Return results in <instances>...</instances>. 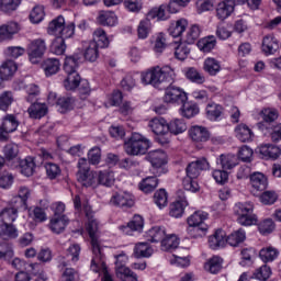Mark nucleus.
<instances>
[{"label": "nucleus", "mask_w": 281, "mask_h": 281, "mask_svg": "<svg viewBox=\"0 0 281 281\" xmlns=\"http://www.w3.org/2000/svg\"><path fill=\"white\" fill-rule=\"evenodd\" d=\"M149 127L155 135H166L168 133V122L164 117H155L149 121Z\"/></svg>", "instance_id": "24"}, {"label": "nucleus", "mask_w": 281, "mask_h": 281, "mask_svg": "<svg viewBox=\"0 0 281 281\" xmlns=\"http://www.w3.org/2000/svg\"><path fill=\"white\" fill-rule=\"evenodd\" d=\"M192 142L203 144L210 139V131L204 126L194 125L189 130Z\"/></svg>", "instance_id": "16"}, {"label": "nucleus", "mask_w": 281, "mask_h": 281, "mask_svg": "<svg viewBox=\"0 0 281 281\" xmlns=\"http://www.w3.org/2000/svg\"><path fill=\"white\" fill-rule=\"evenodd\" d=\"M227 245V237L225 231L217 229L212 236L209 237V247L211 249H218Z\"/></svg>", "instance_id": "19"}, {"label": "nucleus", "mask_w": 281, "mask_h": 281, "mask_svg": "<svg viewBox=\"0 0 281 281\" xmlns=\"http://www.w3.org/2000/svg\"><path fill=\"white\" fill-rule=\"evenodd\" d=\"M236 8V1L234 0H223L216 7V16L220 21H225V19H229L234 13Z\"/></svg>", "instance_id": "13"}, {"label": "nucleus", "mask_w": 281, "mask_h": 281, "mask_svg": "<svg viewBox=\"0 0 281 281\" xmlns=\"http://www.w3.org/2000/svg\"><path fill=\"white\" fill-rule=\"evenodd\" d=\"M91 43H95L97 47L104 49L109 47L111 41L109 40V36H106V32L104 30L97 29L93 32V41Z\"/></svg>", "instance_id": "33"}, {"label": "nucleus", "mask_w": 281, "mask_h": 281, "mask_svg": "<svg viewBox=\"0 0 281 281\" xmlns=\"http://www.w3.org/2000/svg\"><path fill=\"white\" fill-rule=\"evenodd\" d=\"M32 195V192L27 187H20L18 196L11 200V205H19L23 210H27V199Z\"/></svg>", "instance_id": "20"}, {"label": "nucleus", "mask_w": 281, "mask_h": 281, "mask_svg": "<svg viewBox=\"0 0 281 281\" xmlns=\"http://www.w3.org/2000/svg\"><path fill=\"white\" fill-rule=\"evenodd\" d=\"M85 212L88 218L87 232L91 238V247L93 254L90 269L92 271H98L100 265L104 266V254H102V247H100V241L98 240V221L93 218L91 206H85Z\"/></svg>", "instance_id": "1"}, {"label": "nucleus", "mask_w": 281, "mask_h": 281, "mask_svg": "<svg viewBox=\"0 0 281 281\" xmlns=\"http://www.w3.org/2000/svg\"><path fill=\"white\" fill-rule=\"evenodd\" d=\"M188 30V20L186 19H180L176 22H172L170 27H169V34L173 38H179L183 32Z\"/></svg>", "instance_id": "28"}, {"label": "nucleus", "mask_w": 281, "mask_h": 281, "mask_svg": "<svg viewBox=\"0 0 281 281\" xmlns=\"http://www.w3.org/2000/svg\"><path fill=\"white\" fill-rule=\"evenodd\" d=\"M42 69L47 78L56 76L60 71V60L57 58H47L42 64Z\"/></svg>", "instance_id": "21"}, {"label": "nucleus", "mask_w": 281, "mask_h": 281, "mask_svg": "<svg viewBox=\"0 0 281 281\" xmlns=\"http://www.w3.org/2000/svg\"><path fill=\"white\" fill-rule=\"evenodd\" d=\"M110 203L115 207L128 209L135 205V198L128 192H120L112 195Z\"/></svg>", "instance_id": "9"}, {"label": "nucleus", "mask_w": 281, "mask_h": 281, "mask_svg": "<svg viewBox=\"0 0 281 281\" xmlns=\"http://www.w3.org/2000/svg\"><path fill=\"white\" fill-rule=\"evenodd\" d=\"M16 74V64L13 60L4 61L0 66V78L3 80H9Z\"/></svg>", "instance_id": "34"}, {"label": "nucleus", "mask_w": 281, "mask_h": 281, "mask_svg": "<svg viewBox=\"0 0 281 281\" xmlns=\"http://www.w3.org/2000/svg\"><path fill=\"white\" fill-rule=\"evenodd\" d=\"M148 148H150V140L139 133H133L124 143L125 153L127 155H132L133 157L146 155Z\"/></svg>", "instance_id": "4"}, {"label": "nucleus", "mask_w": 281, "mask_h": 281, "mask_svg": "<svg viewBox=\"0 0 281 281\" xmlns=\"http://www.w3.org/2000/svg\"><path fill=\"white\" fill-rule=\"evenodd\" d=\"M259 155H261L262 159H278L281 155V149L273 144H263L259 146Z\"/></svg>", "instance_id": "18"}, {"label": "nucleus", "mask_w": 281, "mask_h": 281, "mask_svg": "<svg viewBox=\"0 0 281 281\" xmlns=\"http://www.w3.org/2000/svg\"><path fill=\"white\" fill-rule=\"evenodd\" d=\"M203 69L209 76H216L221 71V61L214 57H207L204 60Z\"/></svg>", "instance_id": "35"}, {"label": "nucleus", "mask_w": 281, "mask_h": 281, "mask_svg": "<svg viewBox=\"0 0 281 281\" xmlns=\"http://www.w3.org/2000/svg\"><path fill=\"white\" fill-rule=\"evenodd\" d=\"M19 5H21V0H0V11L4 14H12Z\"/></svg>", "instance_id": "54"}, {"label": "nucleus", "mask_w": 281, "mask_h": 281, "mask_svg": "<svg viewBox=\"0 0 281 281\" xmlns=\"http://www.w3.org/2000/svg\"><path fill=\"white\" fill-rule=\"evenodd\" d=\"M175 56L178 60H186L190 56V48L183 42H175Z\"/></svg>", "instance_id": "49"}, {"label": "nucleus", "mask_w": 281, "mask_h": 281, "mask_svg": "<svg viewBox=\"0 0 281 281\" xmlns=\"http://www.w3.org/2000/svg\"><path fill=\"white\" fill-rule=\"evenodd\" d=\"M146 238L149 243H161L166 238V228L160 226L151 227L146 233Z\"/></svg>", "instance_id": "29"}, {"label": "nucleus", "mask_w": 281, "mask_h": 281, "mask_svg": "<svg viewBox=\"0 0 281 281\" xmlns=\"http://www.w3.org/2000/svg\"><path fill=\"white\" fill-rule=\"evenodd\" d=\"M217 164L221 165L223 170H232V168H236L238 166V157L234 155H221Z\"/></svg>", "instance_id": "41"}, {"label": "nucleus", "mask_w": 281, "mask_h": 281, "mask_svg": "<svg viewBox=\"0 0 281 281\" xmlns=\"http://www.w3.org/2000/svg\"><path fill=\"white\" fill-rule=\"evenodd\" d=\"M67 78L64 81L65 89L67 91H74V89H78L80 87V75L78 72H66Z\"/></svg>", "instance_id": "48"}, {"label": "nucleus", "mask_w": 281, "mask_h": 281, "mask_svg": "<svg viewBox=\"0 0 281 281\" xmlns=\"http://www.w3.org/2000/svg\"><path fill=\"white\" fill-rule=\"evenodd\" d=\"M250 186L252 188L251 192L258 194V192H265L267 190L269 180L262 172H255L250 175Z\"/></svg>", "instance_id": "11"}, {"label": "nucleus", "mask_w": 281, "mask_h": 281, "mask_svg": "<svg viewBox=\"0 0 281 281\" xmlns=\"http://www.w3.org/2000/svg\"><path fill=\"white\" fill-rule=\"evenodd\" d=\"M186 78L190 80V82H195V85H203V82H205V76L194 67L187 68Z\"/></svg>", "instance_id": "50"}, {"label": "nucleus", "mask_w": 281, "mask_h": 281, "mask_svg": "<svg viewBox=\"0 0 281 281\" xmlns=\"http://www.w3.org/2000/svg\"><path fill=\"white\" fill-rule=\"evenodd\" d=\"M47 33L50 36L71 38L76 34V24L74 22H65V18L58 15L48 23Z\"/></svg>", "instance_id": "3"}, {"label": "nucleus", "mask_w": 281, "mask_h": 281, "mask_svg": "<svg viewBox=\"0 0 281 281\" xmlns=\"http://www.w3.org/2000/svg\"><path fill=\"white\" fill-rule=\"evenodd\" d=\"M14 103V93L12 91H3L0 93V111H8Z\"/></svg>", "instance_id": "53"}, {"label": "nucleus", "mask_w": 281, "mask_h": 281, "mask_svg": "<svg viewBox=\"0 0 281 281\" xmlns=\"http://www.w3.org/2000/svg\"><path fill=\"white\" fill-rule=\"evenodd\" d=\"M187 232L189 236H191V238H202V236H205V234H207V225H189Z\"/></svg>", "instance_id": "61"}, {"label": "nucleus", "mask_w": 281, "mask_h": 281, "mask_svg": "<svg viewBox=\"0 0 281 281\" xmlns=\"http://www.w3.org/2000/svg\"><path fill=\"white\" fill-rule=\"evenodd\" d=\"M205 113L207 120L217 122V120H221V115H223V105L215 102L207 103Z\"/></svg>", "instance_id": "23"}, {"label": "nucleus", "mask_w": 281, "mask_h": 281, "mask_svg": "<svg viewBox=\"0 0 281 281\" xmlns=\"http://www.w3.org/2000/svg\"><path fill=\"white\" fill-rule=\"evenodd\" d=\"M180 104H182V106L180 108V113L182 117L191 120V117H195V115H199V105H196V103L184 101Z\"/></svg>", "instance_id": "32"}, {"label": "nucleus", "mask_w": 281, "mask_h": 281, "mask_svg": "<svg viewBox=\"0 0 281 281\" xmlns=\"http://www.w3.org/2000/svg\"><path fill=\"white\" fill-rule=\"evenodd\" d=\"M199 36H201V26L193 24L187 31L184 43L187 45H194L199 41Z\"/></svg>", "instance_id": "45"}, {"label": "nucleus", "mask_w": 281, "mask_h": 281, "mask_svg": "<svg viewBox=\"0 0 281 281\" xmlns=\"http://www.w3.org/2000/svg\"><path fill=\"white\" fill-rule=\"evenodd\" d=\"M205 271L209 273L216 274L221 269H223V260L218 256H214L211 259L207 260V262L204 265Z\"/></svg>", "instance_id": "46"}, {"label": "nucleus", "mask_w": 281, "mask_h": 281, "mask_svg": "<svg viewBox=\"0 0 281 281\" xmlns=\"http://www.w3.org/2000/svg\"><path fill=\"white\" fill-rule=\"evenodd\" d=\"M280 256V251L277 250V248L272 246H268L266 248H262L259 251V257L262 260V262H273L276 258Z\"/></svg>", "instance_id": "44"}, {"label": "nucleus", "mask_w": 281, "mask_h": 281, "mask_svg": "<svg viewBox=\"0 0 281 281\" xmlns=\"http://www.w3.org/2000/svg\"><path fill=\"white\" fill-rule=\"evenodd\" d=\"M45 52H47V44H45V40L37 38L32 41L27 47L29 60L33 65H36V63H38V59L43 58Z\"/></svg>", "instance_id": "7"}, {"label": "nucleus", "mask_w": 281, "mask_h": 281, "mask_svg": "<svg viewBox=\"0 0 281 281\" xmlns=\"http://www.w3.org/2000/svg\"><path fill=\"white\" fill-rule=\"evenodd\" d=\"M162 89H165L162 100L166 104H182L183 102H188V93L180 87L172 85V82Z\"/></svg>", "instance_id": "6"}, {"label": "nucleus", "mask_w": 281, "mask_h": 281, "mask_svg": "<svg viewBox=\"0 0 281 281\" xmlns=\"http://www.w3.org/2000/svg\"><path fill=\"white\" fill-rule=\"evenodd\" d=\"M121 229L128 234V229L132 232H142L144 229V218L139 215H135L127 226H121Z\"/></svg>", "instance_id": "47"}, {"label": "nucleus", "mask_w": 281, "mask_h": 281, "mask_svg": "<svg viewBox=\"0 0 281 281\" xmlns=\"http://www.w3.org/2000/svg\"><path fill=\"white\" fill-rule=\"evenodd\" d=\"M168 131L172 133V135H181V133L188 131V125L183 119H175L168 123Z\"/></svg>", "instance_id": "40"}, {"label": "nucleus", "mask_w": 281, "mask_h": 281, "mask_svg": "<svg viewBox=\"0 0 281 281\" xmlns=\"http://www.w3.org/2000/svg\"><path fill=\"white\" fill-rule=\"evenodd\" d=\"M19 210L21 206L16 204H11L9 207H4L0 212V221L3 225H12L16 218H19Z\"/></svg>", "instance_id": "14"}, {"label": "nucleus", "mask_w": 281, "mask_h": 281, "mask_svg": "<svg viewBox=\"0 0 281 281\" xmlns=\"http://www.w3.org/2000/svg\"><path fill=\"white\" fill-rule=\"evenodd\" d=\"M154 203H156L159 210H162V207H166V205H168V192H166V189H160L155 192Z\"/></svg>", "instance_id": "59"}, {"label": "nucleus", "mask_w": 281, "mask_h": 281, "mask_svg": "<svg viewBox=\"0 0 281 281\" xmlns=\"http://www.w3.org/2000/svg\"><path fill=\"white\" fill-rule=\"evenodd\" d=\"M236 137L239 142H251L254 139V132L245 124H239L235 128Z\"/></svg>", "instance_id": "38"}, {"label": "nucleus", "mask_w": 281, "mask_h": 281, "mask_svg": "<svg viewBox=\"0 0 281 281\" xmlns=\"http://www.w3.org/2000/svg\"><path fill=\"white\" fill-rule=\"evenodd\" d=\"M19 128V119L14 114H7L2 119L1 130L4 133H14Z\"/></svg>", "instance_id": "26"}, {"label": "nucleus", "mask_w": 281, "mask_h": 281, "mask_svg": "<svg viewBox=\"0 0 281 281\" xmlns=\"http://www.w3.org/2000/svg\"><path fill=\"white\" fill-rule=\"evenodd\" d=\"M61 281H80V274L74 268H66L61 273Z\"/></svg>", "instance_id": "64"}, {"label": "nucleus", "mask_w": 281, "mask_h": 281, "mask_svg": "<svg viewBox=\"0 0 281 281\" xmlns=\"http://www.w3.org/2000/svg\"><path fill=\"white\" fill-rule=\"evenodd\" d=\"M65 38L67 37H56L50 46V50L56 56H63L67 49V44H65Z\"/></svg>", "instance_id": "58"}, {"label": "nucleus", "mask_w": 281, "mask_h": 281, "mask_svg": "<svg viewBox=\"0 0 281 281\" xmlns=\"http://www.w3.org/2000/svg\"><path fill=\"white\" fill-rule=\"evenodd\" d=\"M69 225V217L67 216H52L49 221V229L53 234H63Z\"/></svg>", "instance_id": "17"}, {"label": "nucleus", "mask_w": 281, "mask_h": 281, "mask_svg": "<svg viewBox=\"0 0 281 281\" xmlns=\"http://www.w3.org/2000/svg\"><path fill=\"white\" fill-rule=\"evenodd\" d=\"M239 225L249 227L258 223V216L254 214V202H238L234 206Z\"/></svg>", "instance_id": "5"}, {"label": "nucleus", "mask_w": 281, "mask_h": 281, "mask_svg": "<svg viewBox=\"0 0 281 281\" xmlns=\"http://www.w3.org/2000/svg\"><path fill=\"white\" fill-rule=\"evenodd\" d=\"M166 4H161L158 8L151 9L147 13V19H158V21H166L168 19V15L166 14Z\"/></svg>", "instance_id": "60"}, {"label": "nucleus", "mask_w": 281, "mask_h": 281, "mask_svg": "<svg viewBox=\"0 0 281 281\" xmlns=\"http://www.w3.org/2000/svg\"><path fill=\"white\" fill-rule=\"evenodd\" d=\"M147 161L153 168L159 169L168 164V155L161 149L151 150L146 155Z\"/></svg>", "instance_id": "10"}, {"label": "nucleus", "mask_w": 281, "mask_h": 281, "mask_svg": "<svg viewBox=\"0 0 281 281\" xmlns=\"http://www.w3.org/2000/svg\"><path fill=\"white\" fill-rule=\"evenodd\" d=\"M116 278L122 281H137V274L128 267L116 268Z\"/></svg>", "instance_id": "51"}, {"label": "nucleus", "mask_w": 281, "mask_h": 281, "mask_svg": "<svg viewBox=\"0 0 281 281\" xmlns=\"http://www.w3.org/2000/svg\"><path fill=\"white\" fill-rule=\"evenodd\" d=\"M159 186V179L157 177H147L143 179L139 183V190L145 192V194H149V192H155L157 187Z\"/></svg>", "instance_id": "37"}, {"label": "nucleus", "mask_w": 281, "mask_h": 281, "mask_svg": "<svg viewBox=\"0 0 281 281\" xmlns=\"http://www.w3.org/2000/svg\"><path fill=\"white\" fill-rule=\"evenodd\" d=\"M82 60V55L74 54L71 56H67L64 63V71L66 74H78L76 69H78V65Z\"/></svg>", "instance_id": "22"}, {"label": "nucleus", "mask_w": 281, "mask_h": 281, "mask_svg": "<svg viewBox=\"0 0 281 281\" xmlns=\"http://www.w3.org/2000/svg\"><path fill=\"white\" fill-rule=\"evenodd\" d=\"M203 170H210V161H207V158L204 157L196 159L187 166V177L190 179H198Z\"/></svg>", "instance_id": "8"}, {"label": "nucleus", "mask_w": 281, "mask_h": 281, "mask_svg": "<svg viewBox=\"0 0 281 281\" xmlns=\"http://www.w3.org/2000/svg\"><path fill=\"white\" fill-rule=\"evenodd\" d=\"M27 113L32 120H41L47 115V105L45 103H32Z\"/></svg>", "instance_id": "25"}, {"label": "nucleus", "mask_w": 281, "mask_h": 281, "mask_svg": "<svg viewBox=\"0 0 281 281\" xmlns=\"http://www.w3.org/2000/svg\"><path fill=\"white\" fill-rule=\"evenodd\" d=\"M254 278L260 281H267L271 278V268L267 265L261 266L254 272Z\"/></svg>", "instance_id": "63"}, {"label": "nucleus", "mask_w": 281, "mask_h": 281, "mask_svg": "<svg viewBox=\"0 0 281 281\" xmlns=\"http://www.w3.org/2000/svg\"><path fill=\"white\" fill-rule=\"evenodd\" d=\"M277 49H280L278 40L272 35L265 36L262 41V52H265V54H276Z\"/></svg>", "instance_id": "39"}, {"label": "nucleus", "mask_w": 281, "mask_h": 281, "mask_svg": "<svg viewBox=\"0 0 281 281\" xmlns=\"http://www.w3.org/2000/svg\"><path fill=\"white\" fill-rule=\"evenodd\" d=\"M246 238L247 234L243 231V228H239L227 236L226 243L231 247H238V245L245 243Z\"/></svg>", "instance_id": "36"}, {"label": "nucleus", "mask_w": 281, "mask_h": 281, "mask_svg": "<svg viewBox=\"0 0 281 281\" xmlns=\"http://www.w3.org/2000/svg\"><path fill=\"white\" fill-rule=\"evenodd\" d=\"M34 168H36V159L34 157H26L20 161V172L24 177H32L34 175Z\"/></svg>", "instance_id": "31"}, {"label": "nucleus", "mask_w": 281, "mask_h": 281, "mask_svg": "<svg viewBox=\"0 0 281 281\" xmlns=\"http://www.w3.org/2000/svg\"><path fill=\"white\" fill-rule=\"evenodd\" d=\"M177 247H179V237L175 234H166L161 241L162 251H172V249H177Z\"/></svg>", "instance_id": "43"}, {"label": "nucleus", "mask_w": 281, "mask_h": 281, "mask_svg": "<svg viewBox=\"0 0 281 281\" xmlns=\"http://www.w3.org/2000/svg\"><path fill=\"white\" fill-rule=\"evenodd\" d=\"M100 25H108V27H113L117 25V15L113 11H101L98 16Z\"/></svg>", "instance_id": "30"}, {"label": "nucleus", "mask_w": 281, "mask_h": 281, "mask_svg": "<svg viewBox=\"0 0 281 281\" xmlns=\"http://www.w3.org/2000/svg\"><path fill=\"white\" fill-rule=\"evenodd\" d=\"M207 213L203 211H195L191 216L188 217V225L201 226L206 225L203 222L206 221Z\"/></svg>", "instance_id": "55"}, {"label": "nucleus", "mask_w": 281, "mask_h": 281, "mask_svg": "<svg viewBox=\"0 0 281 281\" xmlns=\"http://www.w3.org/2000/svg\"><path fill=\"white\" fill-rule=\"evenodd\" d=\"M134 254L136 258H150L153 256V247L146 241L138 243L135 245Z\"/></svg>", "instance_id": "42"}, {"label": "nucleus", "mask_w": 281, "mask_h": 281, "mask_svg": "<svg viewBox=\"0 0 281 281\" xmlns=\"http://www.w3.org/2000/svg\"><path fill=\"white\" fill-rule=\"evenodd\" d=\"M77 181L83 188H98V173L91 170L77 172Z\"/></svg>", "instance_id": "15"}, {"label": "nucleus", "mask_w": 281, "mask_h": 281, "mask_svg": "<svg viewBox=\"0 0 281 281\" xmlns=\"http://www.w3.org/2000/svg\"><path fill=\"white\" fill-rule=\"evenodd\" d=\"M19 233L14 225L12 224H2L0 227V238L8 240V238H16Z\"/></svg>", "instance_id": "56"}, {"label": "nucleus", "mask_w": 281, "mask_h": 281, "mask_svg": "<svg viewBox=\"0 0 281 281\" xmlns=\"http://www.w3.org/2000/svg\"><path fill=\"white\" fill-rule=\"evenodd\" d=\"M151 27L150 18L142 20L137 26L138 38H148Z\"/></svg>", "instance_id": "57"}, {"label": "nucleus", "mask_w": 281, "mask_h": 281, "mask_svg": "<svg viewBox=\"0 0 281 281\" xmlns=\"http://www.w3.org/2000/svg\"><path fill=\"white\" fill-rule=\"evenodd\" d=\"M258 229L263 236L271 234L276 229V222L271 218H266L258 224Z\"/></svg>", "instance_id": "62"}, {"label": "nucleus", "mask_w": 281, "mask_h": 281, "mask_svg": "<svg viewBox=\"0 0 281 281\" xmlns=\"http://www.w3.org/2000/svg\"><path fill=\"white\" fill-rule=\"evenodd\" d=\"M98 186H104L111 188L115 183V173L111 170H103L97 173Z\"/></svg>", "instance_id": "27"}, {"label": "nucleus", "mask_w": 281, "mask_h": 281, "mask_svg": "<svg viewBox=\"0 0 281 281\" xmlns=\"http://www.w3.org/2000/svg\"><path fill=\"white\" fill-rule=\"evenodd\" d=\"M178 199L170 205L169 214L173 218H181L183 216V212H186V207H188V200L183 195V191H178Z\"/></svg>", "instance_id": "12"}, {"label": "nucleus", "mask_w": 281, "mask_h": 281, "mask_svg": "<svg viewBox=\"0 0 281 281\" xmlns=\"http://www.w3.org/2000/svg\"><path fill=\"white\" fill-rule=\"evenodd\" d=\"M143 85H151L156 89H166L175 82V72L170 68L155 67L142 74Z\"/></svg>", "instance_id": "2"}, {"label": "nucleus", "mask_w": 281, "mask_h": 281, "mask_svg": "<svg viewBox=\"0 0 281 281\" xmlns=\"http://www.w3.org/2000/svg\"><path fill=\"white\" fill-rule=\"evenodd\" d=\"M198 47L201 52H204V54L212 52V49L216 47V37L209 36L200 40L198 42Z\"/></svg>", "instance_id": "52"}]
</instances>
